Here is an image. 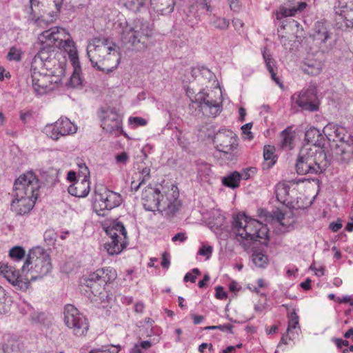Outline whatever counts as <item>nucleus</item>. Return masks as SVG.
Instances as JSON below:
<instances>
[{
  "instance_id": "a19ab883",
  "label": "nucleus",
  "mask_w": 353,
  "mask_h": 353,
  "mask_svg": "<svg viewBox=\"0 0 353 353\" xmlns=\"http://www.w3.org/2000/svg\"><path fill=\"white\" fill-rule=\"evenodd\" d=\"M289 321H288V327L287 329V332H290V330L294 328L295 329L299 325V316L294 310L288 315Z\"/></svg>"
},
{
  "instance_id": "c9c22d12",
  "label": "nucleus",
  "mask_w": 353,
  "mask_h": 353,
  "mask_svg": "<svg viewBox=\"0 0 353 353\" xmlns=\"http://www.w3.org/2000/svg\"><path fill=\"white\" fill-rule=\"evenodd\" d=\"M74 67V71L70 77V84L72 87H78L82 85V79L81 77V66L79 62L76 64H72Z\"/></svg>"
},
{
  "instance_id": "c03bdc74",
  "label": "nucleus",
  "mask_w": 353,
  "mask_h": 353,
  "mask_svg": "<svg viewBox=\"0 0 353 353\" xmlns=\"http://www.w3.org/2000/svg\"><path fill=\"white\" fill-rule=\"evenodd\" d=\"M212 252V246L203 245L202 247L200 248V249L198 252V254L205 256L206 259H208L210 257Z\"/></svg>"
},
{
  "instance_id": "bb28decb",
  "label": "nucleus",
  "mask_w": 353,
  "mask_h": 353,
  "mask_svg": "<svg viewBox=\"0 0 353 353\" xmlns=\"http://www.w3.org/2000/svg\"><path fill=\"white\" fill-rule=\"evenodd\" d=\"M295 132L292 126L286 128L280 133V147L284 150H292L294 147Z\"/></svg>"
},
{
  "instance_id": "7ed1b4c3",
  "label": "nucleus",
  "mask_w": 353,
  "mask_h": 353,
  "mask_svg": "<svg viewBox=\"0 0 353 353\" xmlns=\"http://www.w3.org/2000/svg\"><path fill=\"white\" fill-rule=\"evenodd\" d=\"M179 194L177 188L174 185L163 193L159 188L148 186L142 193L141 200L145 210H158L165 216H172L181 206Z\"/></svg>"
},
{
  "instance_id": "5fc2aeb1",
  "label": "nucleus",
  "mask_w": 353,
  "mask_h": 353,
  "mask_svg": "<svg viewBox=\"0 0 353 353\" xmlns=\"http://www.w3.org/2000/svg\"><path fill=\"white\" fill-rule=\"evenodd\" d=\"M31 117L32 112L30 111L23 112L21 110L19 112V118L23 124H26Z\"/></svg>"
},
{
  "instance_id": "1a4fd4ad",
  "label": "nucleus",
  "mask_w": 353,
  "mask_h": 353,
  "mask_svg": "<svg viewBox=\"0 0 353 353\" xmlns=\"http://www.w3.org/2000/svg\"><path fill=\"white\" fill-rule=\"evenodd\" d=\"M319 157H325V154L321 149L314 151L312 148H303L301 150L295 165L298 174L303 175L307 174H321L323 168L318 163Z\"/></svg>"
},
{
  "instance_id": "a878e982",
  "label": "nucleus",
  "mask_w": 353,
  "mask_h": 353,
  "mask_svg": "<svg viewBox=\"0 0 353 353\" xmlns=\"http://www.w3.org/2000/svg\"><path fill=\"white\" fill-rule=\"evenodd\" d=\"M305 141L321 149L325 144V139L321 132L314 127L310 128L305 133Z\"/></svg>"
},
{
  "instance_id": "412c9836",
  "label": "nucleus",
  "mask_w": 353,
  "mask_h": 353,
  "mask_svg": "<svg viewBox=\"0 0 353 353\" xmlns=\"http://www.w3.org/2000/svg\"><path fill=\"white\" fill-rule=\"evenodd\" d=\"M296 102L299 107L305 110L314 112L319 109L317 97L315 90L313 88L301 91Z\"/></svg>"
},
{
  "instance_id": "338daca9",
  "label": "nucleus",
  "mask_w": 353,
  "mask_h": 353,
  "mask_svg": "<svg viewBox=\"0 0 353 353\" xmlns=\"http://www.w3.org/2000/svg\"><path fill=\"white\" fill-rule=\"evenodd\" d=\"M197 70H199V72H201V73L203 75H205L207 78H208V79L212 78V73L211 72V71L209 69H208L205 67H201V69L198 68Z\"/></svg>"
},
{
  "instance_id": "2f4dec72",
  "label": "nucleus",
  "mask_w": 353,
  "mask_h": 353,
  "mask_svg": "<svg viewBox=\"0 0 353 353\" xmlns=\"http://www.w3.org/2000/svg\"><path fill=\"white\" fill-rule=\"evenodd\" d=\"M302 68L305 73L314 76L320 73L322 65L320 62L308 61L304 63Z\"/></svg>"
},
{
  "instance_id": "8fccbe9b",
  "label": "nucleus",
  "mask_w": 353,
  "mask_h": 353,
  "mask_svg": "<svg viewBox=\"0 0 353 353\" xmlns=\"http://www.w3.org/2000/svg\"><path fill=\"white\" fill-rule=\"evenodd\" d=\"M216 294L215 297L218 299L223 300L226 299L228 297V294L223 290V288L222 286H217L215 288Z\"/></svg>"
},
{
  "instance_id": "4be33fe9",
  "label": "nucleus",
  "mask_w": 353,
  "mask_h": 353,
  "mask_svg": "<svg viewBox=\"0 0 353 353\" xmlns=\"http://www.w3.org/2000/svg\"><path fill=\"white\" fill-rule=\"evenodd\" d=\"M332 33L327 24L323 21H317L314 27L312 37L319 45L324 44L331 38Z\"/></svg>"
},
{
  "instance_id": "13d9d810",
  "label": "nucleus",
  "mask_w": 353,
  "mask_h": 353,
  "mask_svg": "<svg viewBox=\"0 0 353 353\" xmlns=\"http://www.w3.org/2000/svg\"><path fill=\"white\" fill-rule=\"evenodd\" d=\"M230 8L234 12H238L240 9V3L239 0H228Z\"/></svg>"
},
{
  "instance_id": "58836bf2",
  "label": "nucleus",
  "mask_w": 353,
  "mask_h": 353,
  "mask_svg": "<svg viewBox=\"0 0 353 353\" xmlns=\"http://www.w3.org/2000/svg\"><path fill=\"white\" fill-rule=\"evenodd\" d=\"M296 13V7L287 8L281 6L276 12V19L281 20L287 17L294 16Z\"/></svg>"
},
{
  "instance_id": "aec40b11",
  "label": "nucleus",
  "mask_w": 353,
  "mask_h": 353,
  "mask_svg": "<svg viewBox=\"0 0 353 353\" xmlns=\"http://www.w3.org/2000/svg\"><path fill=\"white\" fill-rule=\"evenodd\" d=\"M101 126L107 132L119 137L123 133L122 121L115 109L108 108L104 112Z\"/></svg>"
},
{
  "instance_id": "f8f14e48",
  "label": "nucleus",
  "mask_w": 353,
  "mask_h": 353,
  "mask_svg": "<svg viewBox=\"0 0 353 353\" xmlns=\"http://www.w3.org/2000/svg\"><path fill=\"white\" fill-rule=\"evenodd\" d=\"M64 323L72 333L77 336L86 334L89 323L86 317L73 305L68 304L64 307Z\"/></svg>"
},
{
  "instance_id": "20e7f679",
  "label": "nucleus",
  "mask_w": 353,
  "mask_h": 353,
  "mask_svg": "<svg viewBox=\"0 0 353 353\" xmlns=\"http://www.w3.org/2000/svg\"><path fill=\"white\" fill-rule=\"evenodd\" d=\"M232 227L236 240L244 247H250L251 243L266 236V228L259 221L249 218L245 214L234 216Z\"/></svg>"
},
{
  "instance_id": "49530a36",
  "label": "nucleus",
  "mask_w": 353,
  "mask_h": 353,
  "mask_svg": "<svg viewBox=\"0 0 353 353\" xmlns=\"http://www.w3.org/2000/svg\"><path fill=\"white\" fill-rule=\"evenodd\" d=\"M0 353H20V352L17 347L14 348L12 345L6 344L0 345Z\"/></svg>"
},
{
  "instance_id": "423d86ee",
  "label": "nucleus",
  "mask_w": 353,
  "mask_h": 353,
  "mask_svg": "<svg viewBox=\"0 0 353 353\" xmlns=\"http://www.w3.org/2000/svg\"><path fill=\"white\" fill-rule=\"evenodd\" d=\"M52 269L49 254L41 247L30 250L21 267V274L27 273L30 283L47 275Z\"/></svg>"
},
{
  "instance_id": "6e6d98bb",
  "label": "nucleus",
  "mask_w": 353,
  "mask_h": 353,
  "mask_svg": "<svg viewBox=\"0 0 353 353\" xmlns=\"http://www.w3.org/2000/svg\"><path fill=\"white\" fill-rule=\"evenodd\" d=\"M342 228L341 221L338 219L336 222H332L329 225V228L334 232H338Z\"/></svg>"
},
{
  "instance_id": "f704fd0d",
  "label": "nucleus",
  "mask_w": 353,
  "mask_h": 353,
  "mask_svg": "<svg viewBox=\"0 0 353 353\" xmlns=\"http://www.w3.org/2000/svg\"><path fill=\"white\" fill-rule=\"evenodd\" d=\"M39 3H40L39 0H30V6L29 20L34 21V23L35 24H37V26H41L43 23H48V21H50V20L43 19V17L36 18V17L34 14V10H33L32 8H33V6H39Z\"/></svg>"
},
{
  "instance_id": "9b49d317",
  "label": "nucleus",
  "mask_w": 353,
  "mask_h": 353,
  "mask_svg": "<svg viewBox=\"0 0 353 353\" xmlns=\"http://www.w3.org/2000/svg\"><path fill=\"white\" fill-rule=\"evenodd\" d=\"M111 241L105 244V248L110 255L119 254L127 246V231L123 223L118 220L113 221L105 229Z\"/></svg>"
},
{
  "instance_id": "cd10ccee",
  "label": "nucleus",
  "mask_w": 353,
  "mask_h": 353,
  "mask_svg": "<svg viewBox=\"0 0 353 353\" xmlns=\"http://www.w3.org/2000/svg\"><path fill=\"white\" fill-rule=\"evenodd\" d=\"M290 186L285 183H279L276 185L275 194L279 201L289 208H294L292 203L288 200Z\"/></svg>"
},
{
  "instance_id": "ddd939ff",
  "label": "nucleus",
  "mask_w": 353,
  "mask_h": 353,
  "mask_svg": "<svg viewBox=\"0 0 353 353\" xmlns=\"http://www.w3.org/2000/svg\"><path fill=\"white\" fill-rule=\"evenodd\" d=\"M334 26L343 32L353 29V0H337L334 6Z\"/></svg>"
},
{
  "instance_id": "c85d7f7f",
  "label": "nucleus",
  "mask_w": 353,
  "mask_h": 353,
  "mask_svg": "<svg viewBox=\"0 0 353 353\" xmlns=\"http://www.w3.org/2000/svg\"><path fill=\"white\" fill-rule=\"evenodd\" d=\"M57 124L59 125V134L61 136L74 134L77 130V127L67 117H61L57 120Z\"/></svg>"
},
{
  "instance_id": "bf43d9fd",
  "label": "nucleus",
  "mask_w": 353,
  "mask_h": 353,
  "mask_svg": "<svg viewBox=\"0 0 353 353\" xmlns=\"http://www.w3.org/2000/svg\"><path fill=\"white\" fill-rule=\"evenodd\" d=\"M252 127V123H248L241 127L243 132L244 134H248L249 136L250 139H252V137H253L251 132L250 131L251 130Z\"/></svg>"
},
{
  "instance_id": "393cba45",
  "label": "nucleus",
  "mask_w": 353,
  "mask_h": 353,
  "mask_svg": "<svg viewBox=\"0 0 353 353\" xmlns=\"http://www.w3.org/2000/svg\"><path fill=\"white\" fill-rule=\"evenodd\" d=\"M175 0H150L152 9L162 15L172 13L175 6Z\"/></svg>"
},
{
  "instance_id": "f3484780",
  "label": "nucleus",
  "mask_w": 353,
  "mask_h": 353,
  "mask_svg": "<svg viewBox=\"0 0 353 353\" xmlns=\"http://www.w3.org/2000/svg\"><path fill=\"white\" fill-rule=\"evenodd\" d=\"M213 141L216 144V149L225 154H230L238 145V138L236 134L229 130H221L217 132Z\"/></svg>"
},
{
  "instance_id": "4c0bfd02",
  "label": "nucleus",
  "mask_w": 353,
  "mask_h": 353,
  "mask_svg": "<svg viewBox=\"0 0 353 353\" xmlns=\"http://www.w3.org/2000/svg\"><path fill=\"white\" fill-rule=\"evenodd\" d=\"M25 254V250L21 246H14L9 251V256L15 261H19L23 259Z\"/></svg>"
},
{
  "instance_id": "5701e85b",
  "label": "nucleus",
  "mask_w": 353,
  "mask_h": 353,
  "mask_svg": "<svg viewBox=\"0 0 353 353\" xmlns=\"http://www.w3.org/2000/svg\"><path fill=\"white\" fill-rule=\"evenodd\" d=\"M68 192L76 197H85L90 192V181L88 179H81V181L77 180L68 187Z\"/></svg>"
},
{
  "instance_id": "ea45409f",
  "label": "nucleus",
  "mask_w": 353,
  "mask_h": 353,
  "mask_svg": "<svg viewBox=\"0 0 353 353\" xmlns=\"http://www.w3.org/2000/svg\"><path fill=\"white\" fill-rule=\"evenodd\" d=\"M21 54L22 52L19 48L12 46L8 53L7 58L10 61H19L21 59Z\"/></svg>"
},
{
  "instance_id": "603ef678",
  "label": "nucleus",
  "mask_w": 353,
  "mask_h": 353,
  "mask_svg": "<svg viewBox=\"0 0 353 353\" xmlns=\"http://www.w3.org/2000/svg\"><path fill=\"white\" fill-rule=\"evenodd\" d=\"M170 254L167 252H164L162 254L161 266L163 268L168 269L170 266Z\"/></svg>"
},
{
  "instance_id": "79ce46f5",
  "label": "nucleus",
  "mask_w": 353,
  "mask_h": 353,
  "mask_svg": "<svg viewBox=\"0 0 353 353\" xmlns=\"http://www.w3.org/2000/svg\"><path fill=\"white\" fill-rule=\"evenodd\" d=\"M213 26L220 30H225L228 28L230 22L225 18L217 17L212 21Z\"/></svg>"
},
{
  "instance_id": "7c9ffc66",
  "label": "nucleus",
  "mask_w": 353,
  "mask_h": 353,
  "mask_svg": "<svg viewBox=\"0 0 353 353\" xmlns=\"http://www.w3.org/2000/svg\"><path fill=\"white\" fill-rule=\"evenodd\" d=\"M275 148L271 145H265L263 149L264 163L263 169H270L276 163V156L274 155Z\"/></svg>"
},
{
  "instance_id": "4d7b16f0",
  "label": "nucleus",
  "mask_w": 353,
  "mask_h": 353,
  "mask_svg": "<svg viewBox=\"0 0 353 353\" xmlns=\"http://www.w3.org/2000/svg\"><path fill=\"white\" fill-rule=\"evenodd\" d=\"M332 341L335 343L338 348L341 349L343 346H349V341L347 340H343L341 339L334 338Z\"/></svg>"
},
{
  "instance_id": "3c124183",
  "label": "nucleus",
  "mask_w": 353,
  "mask_h": 353,
  "mask_svg": "<svg viewBox=\"0 0 353 353\" xmlns=\"http://www.w3.org/2000/svg\"><path fill=\"white\" fill-rule=\"evenodd\" d=\"M53 2L56 7L57 12L54 14H53L51 15V19H50V22H52L56 19L57 13L60 12L63 5V0H53Z\"/></svg>"
},
{
  "instance_id": "052dcab7",
  "label": "nucleus",
  "mask_w": 353,
  "mask_h": 353,
  "mask_svg": "<svg viewBox=\"0 0 353 353\" xmlns=\"http://www.w3.org/2000/svg\"><path fill=\"white\" fill-rule=\"evenodd\" d=\"M131 3H132L133 6H134V8H131V9H133L135 11H138L140 8L145 5V0H132Z\"/></svg>"
},
{
  "instance_id": "e433bc0d",
  "label": "nucleus",
  "mask_w": 353,
  "mask_h": 353,
  "mask_svg": "<svg viewBox=\"0 0 353 353\" xmlns=\"http://www.w3.org/2000/svg\"><path fill=\"white\" fill-rule=\"evenodd\" d=\"M57 121L54 124H49L45 126L44 132L52 139L58 140L61 137L59 134V128Z\"/></svg>"
},
{
  "instance_id": "9d476101",
  "label": "nucleus",
  "mask_w": 353,
  "mask_h": 353,
  "mask_svg": "<svg viewBox=\"0 0 353 353\" xmlns=\"http://www.w3.org/2000/svg\"><path fill=\"white\" fill-rule=\"evenodd\" d=\"M116 270L110 267L97 269L90 272L88 276L81 279V283L90 289L91 292L97 296L101 294V290L108 283L117 279Z\"/></svg>"
},
{
  "instance_id": "f03ea898",
  "label": "nucleus",
  "mask_w": 353,
  "mask_h": 353,
  "mask_svg": "<svg viewBox=\"0 0 353 353\" xmlns=\"http://www.w3.org/2000/svg\"><path fill=\"white\" fill-rule=\"evenodd\" d=\"M54 32L47 30L39 34L38 39L40 41L39 52L34 57L31 68H45L50 74L57 78L55 83H61V78L65 75V63L56 59L57 46L53 41Z\"/></svg>"
},
{
  "instance_id": "6e6552de",
  "label": "nucleus",
  "mask_w": 353,
  "mask_h": 353,
  "mask_svg": "<svg viewBox=\"0 0 353 353\" xmlns=\"http://www.w3.org/2000/svg\"><path fill=\"white\" fill-rule=\"evenodd\" d=\"M94 42L93 50L90 49V46L87 50L92 65L104 73L112 72L116 66L109 67L105 61L110 59L111 51L114 50V45L108 46V39L106 38L96 39Z\"/></svg>"
},
{
  "instance_id": "09e8293b",
  "label": "nucleus",
  "mask_w": 353,
  "mask_h": 353,
  "mask_svg": "<svg viewBox=\"0 0 353 353\" xmlns=\"http://www.w3.org/2000/svg\"><path fill=\"white\" fill-rule=\"evenodd\" d=\"M272 217L274 219L276 220L278 222H279L281 225H285L283 221L285 219V214L283 213L281 210H277L273 212Z\"/></svg>"
},
{
  "instance_id": "0e129e2a",
  "label": "nucleus",
  "mask_w": 353,
  "mask_h": 353,
  "mask_svg": "<svg viewBox=\"0 0 353 353\" xmlns=\"http://www.w3.org/2000/svg\"><path fill=\"white\" fill-rule=\"evenodd\" d=\"M252 170V168H247L245 170H243L242 172H240V181L241 179L247 180L250 177V172H251Z\"/></svg>"
},
{
  "instance_id": "dca6fc26",
  "label": "nucleus",
  "mask_w": 353,
  "mask_h": 353,
  "mask_svg": "<svg viewBox=\"0 0 353 353\" xmlns=\"http://www.w3.org/2000/svg\"><path fill=\"white\" fill-rule=\"evenodd\" d=\"M50 30H52L54 32V37H53V41H54V44L57 46V48L64 49L68 52L72 63H78L79 61L77 52L74 48V43L72 40L66 39L67 33L65 32V30L63 28L58 27L51 28H50Z\"/></svg>"
},
{
  "instance_id": "864d4df0",
  "label": "nucleus",
  "mask_w": 353,
  "mask_h": 353,
  "mask_svg": "<svg viewBox=\"0 0 353 353\" xmlns=\"http://www.w3.org/2000/svg\"><path fill=\"white\" fill-rule=\"evenodd\" d=\"M139 176L138 180L139 181V183L136 182L134 180H133L131 182L130 188L132 190H134V192H137L140 186L145 183V179L143 178L141 179V175L137 174Z\"/></svg>"
},
{
  "instance_id": "a211bd4d",
  "label": "nucleus",
  "mask_w": 353,
  "mask_h": 353,
  "mask_svg": "<svg viewBox=\"0 0 353 353\" xmlns=\"http://www.w3.org/2000/svg\"><path fill=\"white\" fill-rule=\"evenodd\" d=\"M0 273L3 274L9 283L17 286L20 290H26L30 285L27 273L21 275L19 270L8 263H0Z\"/></svg>"
},
{
  "instance_id": "f257e3e1",
  "label": "nucleus",
  "mask_w": 353,
  "mask_h": 353,
  "mask_svg": "<svg viewBox=\"0 0 353 353\" xmlns=\"http://www.w3.org/2000/svg\"><path fill=\"white\" fill-rule=\"evenodd\" d=\"M40 183L32 171L20 175L14 181L11 208L19 215L28 214L39 195Z\"/></svg>"
},
{
  "instance_id": "de8ad7c7",
  "label": "nucleus",
  "mask_w": 353,
  "mask_h": 353,
  "mask_svg": "<svg viewBox=\"0 0 353 353\" xmlns=\"http://www.w3.org/2000/svg\"><path fill=\"white\" fill-rule=\"evenodd\" d=\"M115 159L117 163L125 165L129 160V156L126 152H123L116 155Z\"/></svg>"
},
{
  "instance_id": "b1692460",
  "label": "nucleus",
  "mask_w": 353,
  "mask_h": 353,
  "mask_svg": "<svg viewBox=\"0 0 353 353\" xmlns=\"http://www.w3.org/2000/svg\"><path fill=\"white\" fill-rule=\"evenodd\" d=\"M262 55L265 63L266 68L271 74L272 79L280 88H283V83L279 77L276 75V71L277 70V67L276 65V61L272 57V55L267 52L266 48H264L262 50Z\"/></svg>"
},
{
  "instance_id": "a18cd8bd",
  "label": "nucleus",
  "mask_w": 353,
  "mask_h": 353,
  "mask_svg": "<svg viewBox=\"0 0 353 353\" xmlns=\"http://www.w3.org/2000/svg\"><path fill=\"white\" fill-rule=\"evenodd\" d=\"M129 122L134 124L135 127L144 126L147 124V121L141 117H130Z\"/></svg>"
},
{
  "instance_id": "2eb2a0df",
  "label": "nucleus",
  "mask_w": 353,
  "mask_h": 353,
  "mask_svg": "<svg viewBox=\"0 0 353 353\" xmlns=\"http://www.w3.org/2000/svg\"><path fill=\"white\" fill-rule=\"evenodd\" d=\"M39 68H31L32 85L35 93L39 95L46 94L48 90H52L51 85L55 83L56 77L53 74H50V72L46 70V73L38 71Z\"/></svg>"
},
{
  "instance_id": "37998d69",
  "label": "nucleus",
  "mask_w": 353,
  "mask_h": 353,
  "mask_svg": "<svg viewBox=\"0 0 353 353\" xmlns=\"http://www.w3.org/2000/svg\"><path fill=\"white\" fill-rule=\"evenodd\" d=\"M79 168V177H81V179H88L90 178V171L88 168L84 163H78Z\"/></svg>"
},
{
  "instance_id": "c756f323",
  "label": "nucleus",
  "mask_w": 353,
  "mask_h": 353,
  "mask_svg": "<svg viewBox=\"0 0 353 353\" xmlns=\"http://www.w3.org/2000/svg\"><path fill=\"white\" fill-rule=\"evenodd\" d=\"M240 177V172L234 171L230 172L225 176H223L221 179V182L224 186L232 189H235L239 187Z\"/></svg>"
},
{
  "instance_id": "69168bd1",
  "label": "nucleus",
  "mask_w": 353,
  "mask_h": 353,
  "mask_svg": "<svg viewBox=\"0 0 353 353\" xmlns=\"http://www.w3.org/2000/svg\"><path fill=\"white\" fill-rule=\"evenodd\" d=\"M210 277L208 274H205L203 279L198 283V286L200 288H205L207 285V283L210 281Z\"/></svg>"
},
{
  "instance_id": "39448f33",
  "label": "nucleus",
  "mask_w": 353,
  "mask_h": 353,
  "mask_svg": "<svg viewBox=\"0 0 353 353\" xmlns=\"http://www.w3.org/2000/svg\"><path fill=\"white\" fill-rule=\"evenodd\" d=\"M153 30L147 21H138L133 27L125 26L121 34L122 43L137 51L146 50L152 43Z\"/></svg>"
},
{
  "instance_id": "680f3d73",
  "label": "nucleus",
  "mask_w": 353,
  "mask_h": 353,
  "mask_svg": "<svg viewBox=\"0 0 353 353\" xmlns=\"http://www.w3.org/2000/svg\"><path fill=\"white\" fill-rule=\"evenodd\" d=\"M232 328L233 326L230 324H225V325H217V330H219L222 332H226L230 334H232Z\"/></svg>"
},
{
  "instance_id": "0eeeda50",
  "label": "nucleus",
  "mask_w": 353,
  "mask_h": 353,
  "mask_svg": "<svg viewBox=\"0 0 353 353\" xmlns=\"http://www.w3.org/2000/svg\"><path fill=\"white\" fill-rule=\"evenodd\" d=\"M323 134L330 141H339L335 148V152L341 157L339 159L342 163H347L353 154V136L347 129L334 123H329L323 128Z\"/></svg>"
},
{
  "instance_id": "e2e57ef3",
  "label": "nucleus",
  "mask_w": 353,
  "mask_h": 353,
  "mask_svg": "<svg viewBox=\"0 0 353 353\" xmlns=\"http://www.w3.org/2000/svg\"><path fill=\"white\" fill-rule=\"evenodd\" d=\"M187 239V237L185 236V234L183 232H179V233H177L176 234L172 239V241L173 242H176V241H180V242H183L184 241H185Z\"/></svg>"
},
{
  "instance_id": "4468645a",
  "label": "nucleus",
  "mask_w": 353,
  "mask_h": 353,
  "mask_svg": "<svg viewBox=\"0 0 353 353\" xmlns=\"http://www.w3.org/2000/svg\"><path fill=\"white\" fill-rule=\"evenodd\" d=\"M121 203L120 194L104 188L102 192L97 193L93 210L98 216H105L112 209L119 206Z\"/></svg>"
},
{
  "instance_id": "6ab92c4d",
  "label": "nucleus",
  "mask_w": 353,
  "mask_h": 353,
  "mask_svg": "<svg viewBox=\"0 0 353 353\" xmlns=\"http://www.w3.org/2000/svg\"><path fill=\"white\" fill-rule=\"evenodd\" d=\"M192 102L196 103L198 107L205 114L216 117L221 111V106L210 94L203 90L199 92L194 97Z\"/></svg>"
},
{
  "instance_id": "72a5a7b5",
  "label": "nucleus",
  "mask_w": 353,
  "mask_h": 353,
  "mask_svg": "<svg viewBox=\"0 0 353 353\" xmlns=\"http://www.w3.org/2000/svg\"><path fill=\"white\" fill-rule=\"evenodd\" d=\"M252 261L253 263L258 268H265L268 264V257L261 252L254 251L252 254Z\"/></svg>"
},
{
  "instance_id": "774afa93",
  "label": "nucleus",
  "mask_w": 353,
  "mask_h": 353,
  "mask_svg": "<svg viewBox=\"0 0 353 353\" xmlns=\"http://www.w3.org/2000/svg\"><path fill=\"white\" fill-rule=\"evenodd\" d=\"M311 279L307 278L305 281L301 283L300 286L305 290H308L311 288Z\"/></svg>"
},
{
  "instance_id": "473e14b6",
  "label": "nucleus",
  "mask_w": 353,
  "mask_h": 353,
  "mask_svg": "<svg viewBox=\"0 0 353 353\" xmlns=\"http://www.w3.org/2000/svg\"><path fill=\"white\" fill-rule=\"evenodd\" d=\"M10 301L8 299L6 290L0 286V314H6L10 310Z\"/></svg>"
}]
</instances>
